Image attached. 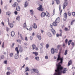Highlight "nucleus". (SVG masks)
I'll use <instances>...</instances> for the list:
<instances>
[{
  "mask_svg": "<svg viewBox=\"0 0 75 75\" xmlns=\"http://www.w3.org/2000/svg\"><path fill=\"white\" fill-rule=\"evenodd\" d=\"M68 4V0H64V2L63 5V7L64 10L65 9V7L67 6Z\"/></svg>",
  "mask_w": 75,
  "mask_h": 75,
  "instance_id": "f257e3e1",
  "label": "nucleus"
},
{
  "mask_svg": "<svg viewBox=\"0 0 75 75\" xmlns=\"http://www.w3.org/2000/svg\"><path fill=\"white\" fill-rule=\"evenodd\" d=\"M57 61H59V60H60V62H59V64H62V61L63 60V58H61V56L59 55H58V58L57 59Z\"/></svg>",
  "mask_w": 75,
  "mask_h": 75,
  "instance_id": "f03ea898",
  "label": "nucleus"
},
{
  "mask_svg": "<svg viewBox=\"0 0 75 75\" xmlns=\"http://www.w3.org/2000/svg\"><path fill=\"white\" fill-rule=\"evenodd\" d=\"M38 10L41 11H44V8H42V5H40L39 7L37 8Z\"/></svg>",
  "mask_w": 75,
  "mask_h": 75,
  "instance_id": "7ed1b4c3",
  "label": "nucleus"
},
{
  "mask_svg": "<svg viewBox=\"0 0 75 75\" xmlns=\"http://www.w3.org/2000/svg\"><path fill=\"white\" fill-rule=\"evenodd\" d=\"M34 26L31 25L30 27L31 28H37V25L35 23H34Z\"/></svg>",
  "mask_w": 75,
  "mask_h": 75,
  "instance_id": "20e7f679",
  "label": "nucleus"
},
{
  "mask_svg": "<svg viewBox=\"0 0 75 75\" xmlns=\"http://www.w3.org/2000/svg\"><path fill=\"white\" fill-rule=\"evenodd\" d=\"M32 48H33V50H34L35 49V50L36 51L38 50V48H37L36 47L35 45H34V44H33L32 45Z\"/></svg>",
  "mask_w": 75,
  "mask_h": 75,
  "instance_id": "39448f33",
  "label": "nucleus"
},
{
  "mask_svg": "<svg viewBox=\"0 0 75 75\" xmlns=\"http://www.w3.org/2000/svg\"><path fill=\"white\" fill-rule=\"evenodd\" d=\"M56 23H59V22L60 21V18L59 17L57 18L55 21Z\"/></svg>",
  "mask_w": 75,
  "mask_h": 75,
  "instance_id": "423d86ee",
  "label": "nucleus"
},
{
  "mask_svg": "<svg viewBox=\"0 0 75 75\" xmlns=\"http://www.w3.org/2000/svg\"><path fill=\"white\" fill-rule=\"evenodd\" d=\"M45 16V13L44 12H42L40 15V16L42 17H44Z\"/></svg>",
  "mask_w": 75,
  "mask_h": 75,
  "instance_id": "0eeeda50",
  "label": "nucleus"
},
{
  "mask_svg": "<svg viewBox=\"0 0 75 75\" xmlns=\"http://www.w3.org/2000/svg\"><path fill=\"white\" fill-rule=\"evenodd\" d=\"M68 70V69L67 68H64L63 71H62V72L63 74H65V73H66L67 72L66 71Z\"/></svg>",
  "mask_w": 75,
  "mask_h": 75,
  "instance_id": "6e6552de",
  "label": "nucleus"
},
{
  "mask_svg": "<svg viewBox=\"0 0 75 75\" xmlns=\"http://www.w3.org/2000/svg\"><path fill=\"white\" fill-rule=\"evenodd\" d=\"M51 31L52 32V33L53 34V35H55V34H56V31H55V30H54V29L52 28L51 30Z\"/></svg>",
  "mask_w": 75,
  "mask_h": 75,
  "instance_id": "1a4fd4ad",
  "label": "nucleus"
},
{
  "mask_svg": "<svg viewBox=\"0 0 75 75\" xmlns=\"http://www.w3.org/2000/svg\"><path fill=\"white\" fill-rule=\"evenodd\" d=\"M17 6H18V3L15 2L14 3V4L12 5V7H15Z\"/></svg>",
  "mask_w": 75,
  "mask_h": 75,
  "instance_id": "9d476101",
  "label": "nucleus"
},
{
  "mask_svg": "<svg viewBox=\"0 0 75 75\" xmlns=\"http://www.w3.org/2000/svg\"><path fill=\"white\" fill-rule=\"evenodd\" d=\"M15 51H16L17 54H19V51L18 50V47H16L15 48Z\"/></svg>",
  "mask_w": 75,
  "mask_h": 75,
  "instance_id": "9b49d317",
  "label": "nucleus"
},
{
  "mask_svg": "<svg viewBox=\"0 0 75 75\" xmlns=\"http://www.w3.org/2000/svg\"><path fill=\"white\" fill-rule=\"evenodd\" d=\"M59 11H60L59 14L60 15H61V13H62V10H61V5L59 6Z\"/></svg>",
  "mask_w": 75,
  "mask_h": 75,
  "instance_id": "f8f14e48",
  "label": "nucleus"
},
{
  "mask_svg": "<svg viewBox=\"0 0 75 75\" xmlns=\"http://www.w3.org/2000/svg\"><path fill=\"white\" fill-rule=\"evenodd\" d=\"M64 18H65V19H67V14L66 13H64Z\"/></svg>",
  "mask_w": 75,
  "mask_h": 75,
  "instance_id": "ddd939ff",
  "label": "nucleus"
},
{
  "mask_svg": "<svg viewBox=\"0 0 75 75\" xmlns=\"http://www.w3.org/2000/svg\"><path fill=\"white\" fill-rule=\"evenodd\" d=\"M72 64V60H70L68 64V66L69 67L70 65H71Z\"/></svg>",
  "mask_w": 75,
  "mask_h": 75,
  "instance_id": "4468645a",
  "label": "nucleus"
},
{
  "mask_svg": "<svg viewBox=\"0 0 75 75\" xmlns=\"http://www.w3.org/2000/svg\"><path fill=\"white\" fill-rule=\"evenodd\" d=\"M45 16H46L47 17H49L50 16V14L48 12L46 11L45 13Z\"/></svg>",
  "mask_w": 75,
  "mask_h": 75,
  "instance_id": "2eb2a0df",
  "label": "nucleus"
},
{
  "mask_svg": "<svg viewBox=\"0 0 75 75\" xmlns=\"http://www.w3.org/2000/svg\"><path fill=\"white\" fill-rule=\"evenodd\" d=\"M33 54H35V56H37L38 55V53L37 52H33L32 53Z\"/></svg>",
  "mask_w": 75,
  "mask_h": 75,
  "instance_id": "dca6fc26",
  "label": "nucleus"
},
{
  "mask_svg": "<svg viewBox=\"0 0 75 75\" xmlns=\"http://www.w3.org/2000/svg\"><path fill=\"white\" fill-rule=\"evenodd\" d=\"M51 52L52 54H54L55 51H54V49L53 48H52L51 49Z\"/></svg>",
  "mask_w": 75,
  "mask_h": 75,
  "instance_id": "f3484780",
  "label": "nucleus"
},
{
  "mask_svg": "<svg viewBox=\"0 0 75 75\" xmlns=\"http://www.w3.org/2000/svg\"><path fill=\"white\" fill-rule=\"evenodd\" d=\"M72 42V40H70L68 42V45H70V44H71Z\"/></svg>",
  "mask_w": 75,
  "mask_h": 75,
  "instance_id": "a211bd4d",
  "label": "nucleus"
},
{
  "mask_svg": "<svg viewBox=\"0 0 75 75\" xmlns=\"http://www.w3.org/2000/svg\"><path fill=\"white\" fill-rule=\"evenodd\" d=\"M57 4H59L60 3V1L59 0H55Z\"/></svg>",
  "mask_w": 75,
  "mask_h": 75,
  "instance_id": "6ab92c4d",
  "label": "nucleus"
},
{
  "mask_svg": "<svg viewBox=\"0 0 75 75\" xmlns=\"http://www.w3.org/2000/svg\"><path fill=\"white\" fill-rule=\"evenodd\" d=\"M23 28H27V24H26V22H25L23 24Z\"/></svg>",
  "mask_w": 75,
  "mask_h": 75,
  "instance_id": "aec40b11",
  "label": "nucleus"
},
{
  "mask_svg": "<svg viewBox=\"0 0 75 75\" xmlns=\"http://www.w3.org/2000/svg\"><path fill=\"white\" fill-rule=\"evenodd\" d=\"M16 10L18 11H20V7L18 6H17L16 8Z\"/></svg>",
  "mask_w": 75,
  "mask_h": 75,
  "instance_id": "412c9836",
  "label": "nucleus"
},
{
  "mask_svg": "<svg viewBox=\"0 0 75 75\" xmlns=\"http://www.w3.org/2000/svg\"><path fill=\"white\" fill-rule=\"evenodd\" d=\"M9 55L11 57H13L14 56V53L13 52H12L10 53L9 54Z\"/></svg>",
  "mask_w": 75,
  "mask_h": 75,
  "instance_id": "4be33fe9",
  "label": "nucleus"
},
{
  "mask_svg": "<svg viewBox=\"0 0 75 75\" xmlns=\"http://www.w3.org/2000/svg\"><path fill=\"white\" fill-rule=\"evenodd\" d=\"M15 35V33L14 31H12L11 32V36H12V37H13L14 35Z\"/></svg>",
  "mask_w": 75,
  "mask_h": 75,
  "instance_id": "5701e85b",
  "label": "nucleus"
},
{
  "mask_svg": "<svg viewBox=\"0 0 75 75\" xmlns=\"http://www.w3.org/2000/svg\"><path fill=\"white\" fill-rule=\"evenodd\" d=\"M28 6V3H27V2L26 1L25 3V7H27Z\"/></svg>",
  "mask_w": 75,
  "mask_h": 75,
  "instance_id": "b1692460",
  "label": "nucleus"
},
{
  "mask_svg": "<svg viewBox=\"0 0 75 75\" xmlns=\"http://www.w3.org/2000/svg\"><path fill=\"white\" fill-rule=\"evenodd\" d=\"M30 12L31 13V15L33 16V14L34 13V11H33V10H31L30 11Z\"/></svg>",
  "mask_w": 75,
  "mask_h": 75,
  "instance_id": "393cba45",
  "label": "nucleus"
},
{
  "mask_svg": "<svg viewBox=\"0 0 75 75\" xmlns=\"http://www.w3.org/2000/svg\"><path fill=\"white\" fill-rule=\"evenodd\" d=\"M35 59H36L37 61H39L40 60V59L39 58V57H36L35 58Z\"/></svg>",
  "mask_w": 75,
  "mask_h": 75,
  "instance_id": "a878e982",
  "label": "nucleus"
},
{
  "mask_svg": "<svg viewBox=\"0 0 75 75\" xmlns=\"http://www.w3.org/2000/svg\"><path fill=\"white\" fill-rule=\"evenodd\" d=\"M34 72H36V73H38V70L37 69H34Z\"/></svg>",
  "mask_w": 75,
  "mask_h": 75,
  "instance_id": "bb28decb",
  "label": "nucleus"
},
{
  "mask_svg": "<svg viewBox=\"0 0 75 75\" xmlns=\"http://www.w3.org/2000/svg\"><path fill=\"white\" fill-rule=\"evenodd\" d=\"M23 49L21 47L19 49V51L20 52H23Z\"/></svg>",
  "mask_w": 75,
  "mask_h": 75,
  "instance_id": "cd10ccee",
  "label": "nucleus"
},
{
  "mask_svg": "<svg viewBox=\"0 0 75 75\" xmlns=\"http://www.w3.org/2000/svg\"><path fill=\"white\" fill-rule=\"evenodd\" d=\"M57 23L56 22H54L53 23V25L54 26H57Z\"/></svg>",
  "mask_w": 75,
  "mask_h": 75,
  "instance_id": "c85d7f7f",
  "label": "nucleus"
},
{
  "mask_svg": "<svg viewBox=\"0 0 75 75\" xmlns=\"http://www.w3.org/2000/svg\"><path fill=\"white\" fill-rule=\"evenodd\" d=\"M47 34H48V36L49 37H51V36H52V35L50 32L48 33Z\"/></svg>",
  "mask_w": 75,
  "mask_h": 75,
  "instance_id": "c756f323",
  "label": "nucleus"
},
{
  "mask_svg": "<svg viewBox=\"0 0 75 75\" xmlns=\"http://www.w3.org/2000/svg\"><path fill=\"white\" fill-rule=\"evenodd\" d=\"M9 25L11 28H13V26H14V25L12 23L10 24Z\"/></svg>",
  "mask_w": 75,
  "mask_h": 75,
  "instance_id": "7c9ffc66",
  "label": "nucleus"
},
{
  "mask_svg": "<svg viewBox=\"0 0 75 75\" xmlns=\"http://www.w3.org/2000/svg\"><path fill=\"white\" fill-rule=\"evenodd\" d=\"M15 59H17L18 58V55H16L15 56Z\"/></svg>",
  "mask_w": 75,
  "mask_h": 75,
  "instance_id": "2f4dec72",
  "label": "nucleus"
},
{
  "mask_svg": "<svg viewBox=\"0 0 75 75\" xmlns=\"http://www.w3.org/2000/svg\"><path fill=\"white\" fill-rule=\"evenodd\" d=\"M11 14V13H10V12L8 11L6 12V14L7 16H9V15H10Z\"/></svg>",
  "mask_w": 75,
  "mask_h": 75,
  "instance_id": "473e14b6",
  "label": "nucleus"
},
{
  "mask_svg": "<svg viewBox=\"0 0 75 75\" xmlns=\"http://www.w3.org/2000/svg\"><path fill=\"white\" fill-rule=\"evenodd\" d=\"M38 38L39 40H41V37L40 35H38Z\"/></svg>",
  "mask_w": 75,
  "mask_h": 75,
  "instance_id": "72a5a7b5",
  "label": "nucleus"
},
{
  "mask_svg": "<svg viewBox=\"0 0 75 75\" xmlns=\"http://www.w3.org/2000/svg\"><path fill=\"white\" fill-rule=\"evenodd\" d=\"M16 41L17 42H19V43H21V40L19 39L17 40Z\"/></svg>",
  "mask_w": 75,
  "mask_h": 75,
  "instance_id": "f704fd0d",
  "label": "nucleus"
},
{
  "mask_svg": "<svg viewBox=\"0 0 75 75\" xmlns=\"http://www.w3.org/2000/svg\"><path fill=\"white\" fill-rule=\"evenodd\" d=\"M68 52V50H66L65 51V52H64V55H67V52Z\"/></svg>",
  "mask_w": 75,
  "mask_h": 75,
  "instance_id": "c9c22d12",
  "label": "nucleus"
},
{
  "mask_svg": "<svg viewBox=\"0 0 75 75\" xmlns=\"http://www.w3.org/2000/svg\"><path fill=\"white\" fill-rule=\"evenodd\" d=\"M60 32H61V33L59 35V36H60V37H61L62 36V30H60Z\"/></svg>",
  "mask_w": 75,
  "mask_h": 75,
  "instance_id": "e433bc0d",
  "label": "nucleus"
},
{
  "mask_svg": "<svg viewBox=\"0 0 75 75\" xmlns=\"http://www.w3.org/2000/svg\"><path fill=\"white\" fill-rule=\"evenodd\" d=\"M68 14L69 16H71V12H68Z\"/></svg>",
  "mask_w": 75,
  "mask_h": 75,
  "instance_id": "4c0bfd02",
  "label": "nucleus"
},
{
  "mask_svg": "<svg viewBox=\"0 0 75 75\" xmlns=\"http://www.w3.org/2000/svg\"><path fill=\"white\" fill-rule=\"evenodd\" d=\"M20 16H18V17L16 18V20H18L19 21V20H20Z\"/></svg>",
  "mask_w": 75,
  "mask_h": 75,
  "instance_id": "58836bf2",
  "label": "nucleus"
},
{
  "mask_svg": "<svg viewBox=\"0 0 75 75\" xmlns=\"http://www.w3.org/2000/svg\"><path fill=\"white\" fill-rule=\"evenodd\" d=\"M7 75H10V71L7 72L6 73Z\"/></svg>",
  "mask_w": 75,
  "mask_h": 75,
  "instance_id": "ea45409f",
  "label": "nucleus"
},
{
  "mask_svg": "<svg viewBox=\"0 0 75 75\" xmlns=\"http://www.w3.org/2000/svg\"><path fill=\"white\" fill-rule=\"evenodd\" d=\"M75 21V20H73V21H72L71 23V25H72V24H74V21Z\"/></svg>",
  "mask_w": 75,
  "mask_h": 75,
  "instance_id": "a19ab883",
  "label": "nucleus"
},
{
  "mask_svg": "<svg viewBox=\"0 0 75 75\" xmlns=\"http://www.w3.org/2000/svg\"><path fill=\"white\" fill-rule=\"evenodd\" d=\"M71 45L72 47H74V46L75 45V43H74V42H72L71 43Z\"/></svg>",
  "mask_w": 75,
  "mask_h": 75,
  "instance_id": "79ce46f5",
  "label": "nucleus"
},
{
  "mask_svg": "<svg viewBox=\"0 0 75 75\" xmlns=\"http://www.w3.org/2000/svg\"><path fill=\"white\" fill-rule=\"evenodd\" d=\"M30 71V69H29V68L28 67L26 68V70L25 71V72H27V71Z\"/></svg>",
  "mask_w": 75,
  "mask_h": 75,
  "instance_id": "37998d69",
  "label": "nucleus"
},
{
  "mask_svg": "<svg viewBox=\"0 0 75 75\" xmlns=\"http://www.w3.org/2000/svg\"><path fill=\"white\" fill-rule=\"evenodd\" d=\"M31 71L32 73H34V69H31Z\"/></svg>",
  "mask_w": 75,
  "mask_h": 75,
  "instance_id": "c03bdc74",
  "label": "nucleus"
},
{
  "mask_svg": "<svg viewBox=\"0 0 75 75\" xmlns=\"http://www.w3.org/2000/svg\"><path fill=\"white\" fill-rule=\"evenodd\" d=\"M14 13L16 15H17V14H18V13H17V11H15Z\"/></svg>",
  "mask_w": 75,
  "mask_h": 75,
  "instance_id": "a18cd8bd",
  "label": "nucleus"
},
{
  "mask_svg": "<svg viewBox=\"0 0 75 75\" xmlns=\"http://www.w3.org/2000/svg\"><path fill=\"white\" fill-rule=\"evenodd\" d=\"M46 48H48V47H49V45H48V44H47L46 45Z\"/></svg>",
  "mask_w": 75,
  "mask_h": 75,
  "instance_id": "49530a36",
  "label": "nucleus"
},
{
  "mask_svg": "<svg viewBox=\"0 0 75 75\" xmlns=\"http://www.w3.org/2000/svg\"><path fill=\"white\" fill-rule=\"evenodd\" d=\"M1 59H4V56L2 55L1 57Z\"/></svg>",
  "mask_w": 75,
  "mask_h": 75,
  "instance_id": "de8ad7c7",
  "label": "nucleus"
},
{
  "mask_svg": "<svg viewBox=\"0 0 75 75\" xmlns=\"http://www.w3.org/2000/svg\"><path fill=\"white\" fill-rule=\"evenodd\" d=\"M21 35H22L21 34H20V36L21 37V40H23V37H22V36H21Z\"/></svg>",
  "mask_w": 75,
  "mask_h": 75,
  "instance_id": "09e8293b",
  "label": "nucleus"
},
{
  "mask_svg": "<svg viewBox=\"0 0 75 75\" xmlns=\"http://www.w3.org/2000/svg\"><path fill=\"white\" fill-rule=\"evenodd\" d=\"M72 14L73 16H75V12H73L72 13Z\"/></svg>",
  "mask_w": 75,
  "mask_h": 75,
  "instance_id": "8fccbe9b",
  "label": "nucleus"
},
{
  "mask_svg": "<svg viewBox=\"0 0 75 75\" xmlns=\"http://www.w3.org/2000/svg\"><path fill=\"white\" fill-rule=\"evenodd\" d=\"M65 42L66 44L67 43V42H68V39H66V40H65Z\"/></svg>",
  "mask_w": 75,
  "mask_h": 75,
  "instance_id": "3c124183",
  "label": "nucleus"
},
{
  "mask_svg": "<svg viewBox=\"0 0 75 75\" xmlns=\"http://www.w3.org/2000/svg\"><path fill=\"white\" fill-rule=\"evenodd\" d=\"M1 24H2V25H3V26H4V23L3 21H2L1 22Z\"/></svg>",
  "mask_w": 75,
  "mask_h": 75,
  "instance_id": "603ef678",
  "label": "nucleus"
},
{
  "mask_svg": "<svg viewBox=\"0 0 75 75\" xmlns=\"http://www.w3.org/2000/svg\"><path fill=\"white\" fill-rule=\"evenodd\" d=\"M27 30H29V31H31L32 30V29L31 28H27Z\"/></svg>",
  "mask_w": 75,
  "mask_h": 75,
  "instance_id": "864d4df0",
  "label": "nucleus"
},
{
  "mask_svg": "<svg viewBox=\"0 0 75 75\" xmlns=\"http://www.w3.org/2000/svg\"><path fill=\"white\" fill-rule=\"evenodd\" d=\"M14 45H15L14 43H13L12 45L11 46V47L12 48H13V47L14 46Z\"/></svg>",
  "mask_w": 75,
  "mask_h": 75,
  "instance_id": "5fc2aeb1",
  "label": "nucleus"
},
{
  "mask_svg": "<svg viewBox=\"0 0 75 75\" xmlns=\"http://www.w3.org/2000/svg\"><path fill=\"white\" fill-rule=\"evenodd\" d=\"M25 41H28V39H27V36L25 37Z\"/></svg>",
  "mask_w": 75,
  "mask_h": 75,
  "instance_id": "6e6d98bb",
  "label": "nucleus"
},
{
  "mask_svg": "<svg viewBox=\"0 0 75 75\" xmlns=\"http://www.w3.org/2000/svg\"><path fill=\"white\" fill-rule=\"evenodd\" d=\"M7 61H5L4 62V64H7Z\"/></svg>",
  "mask_w": 75,
  "mask_h": 75,
  "instance_id": "4d7b16f0",
  "label": "nucleus"
},
{
  "mask_svg": "<svg viewBox=\"0 0 75 75\" xmlns=\"http://www.w3.org/2000/svg\"><path fill=\"white\" fill-rule=\"evenodd\" d=\"M53 15H54L55 14V9H54L53 11Z\"/></svg>",
  "mask_w": 75,
  "mask_h": 75,
  "instance_id": "13d9d810",
  "label": "nucleus"
},
{
  "mask_svg": "<svg viewBox=\"0 0 75 75\" xmlns=\"http://www.w3.org/2000/svg\"><path fill=\"white\" fill-rule=\"evenodd\" d=\"M58 49H55V52H58Z\"/></svg>",
  "mask_w": 75,
  "mask_h": 75,
  "instance_id": "bf43d9fd",
  "label": "nucleus"
},
{
  "mask_svg": "<svg viewBox=\"0 0 75 75\" xmlns=\"http://www.w3.org/2000/svg\"><path fill=\"white\" fill-rule=\"evenodd\" d=\"M56 36L57 37H59V34L58 33H57L56 34Z\"/></svg>",
  "mask_w": 75,
  "mask_h": 75,
  "instance_id": "052dcab7",
  "label": "nucleus"
},
{
  "mask_svg": "<svg viewBox=\"0 0 75 75\" xmlns=\"http://www.w3.org/2000/svg\"><path fill=\"white\" fill-rule=\"evenodd\" d=\"M4 42H3L2 45V48H4Z\"/></svg>",
  "mask_w": 75,
  "mask_h": 75,
  "instance_id": "680f3d73",
  "label": "nucleus"
},
{
  "mask_svg": "<svg viewBox=\"0 0 75 75\" xmlns=\"http://www.w3.org/2000/svg\"><path fill=\"white\" fill-rule=\"evenodd\" d=\"M61 45H58L57 46V48H59V47H61Z\"/></svg>",
  "mask_w": 75,
  "mask_h": 75,
  "instance_id": "e2e57ef3",
  "label": "nucleus"
},
{
  "mask_svg": "<svg viewBox=\"0 0 75 75\" xmlns=\"http://www.w3.org/2000/svg\"><path fill=\"white\" fill-rule=\"evenodd\" d=\"M7 69L8 70V71H10V70H11L10 69V67H9L7 68Z\"/></svg>",
  "mask_w": 75,
  "mask_h": 75,
  "instance_id": "0e129e2a",
  "label": "nucleus"
},
{
  "mask_svg": "<svg viewBox=\"0 0 75 75\" xmlns=\"http://www.w3.org/2000/svg\"><path fill=\"white\" fill-rule=\"evenodd\" d=\"M45 59H48V56H45Z\"/></svg>",
  "mask_w": 75,
  "mask_h": 75,
  "instance_id": "69168bd1",
  "label": "nucleus"
},
{
  "mask_svg": "<svg viewBox=\"0 0 75 75\" xmlns=\"http://www.w3.org/2000/svg\"><path fill=\"white\" fill-rule=\"evenodd\" d=\"M30 39L31 40H32V39H33V38L32 36H30Z\"/></svg>",
  "mask_w": 75,
  "mask_h": 75,
  "instance_id": "338daca9",
  "label": "nucleus"
},
{
  "mask_svg": "<svg viewBox=\"0 0 75 75\" xmlns=\"http://www.w3.org/2000/svg\"><path fill=\"white\" fill-rule=\"evenodd\" d=\"M3 4V1L2 0L1 1V5H2Z\"/></svg>",
  "mask_w": 75,
  "mask_h": 75,
  "instance_id": "774afa93",
  "label": "nucleus"
}]
</instances>
